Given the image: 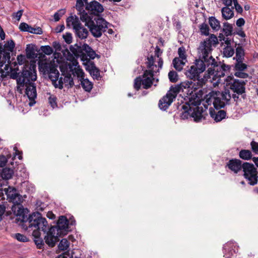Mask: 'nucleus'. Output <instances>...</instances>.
Returning a JSON list of instances; mask_svg holds the SVG:
<instances>
[{"instance_id": "1", "label": "nucleus", "mask_w": 258, "mask_h": 258, "mask_svg": "<svg viewBox=\"0 0 258 258\" xmlns=\"http://www.w3.org/2000/svg\"><path fill=\"white\" fill-rule=\"evenodd\" d=\"M212 48L202 42L198 48L199 58L207 64L209 74H214L213 78V85L215 87L222 82V78L225 76V70L222 66H219L211 55Z\"/></svg>"}, {"instance_id": "2", "label": "nucleus", "mask_w": 258, "mask_h": 258, "mask_svg": "<svg viewBox=\"0 0 258 258\" xmlns=\"http://www.w3.org/2000/svg\"><path fill=\"white\" fill-rule=\"evenodd\" d=\"M158 62V66L154 64V60L152 57L147 58L146 63L148 70L144 72L142 77L140 76L135 80L134 88L136 90H139L142 85L145 89H148L151 87L155 81L154 73L158 72L162 67V61L159 60Z\"/></svg>"}, {"instance_id": "3", "label": "nucleus", "mask_w": 258, "mask_h": 258, "mask_svg": "<svg viewBox=\"0 0 258 258\" xmlns=\"http://www.w3.org/2000/svg\"><path fill=\"white\" fill-rule=\"evenodd\" d=\"M81 20L85 23L91 34L96 38L100 37L106 31L109 23L102 18L89 14L84 11L80 15Z\"/></svg>"}, {"instance_id": "4", "label": "nucleus", "mask_w": 258, "mask_h": 258, "mask_svg": "<svg viewBox=\"0 0 258 258\" xmlns=\"http://www.w3.org/2000/svg\"><path fill=\"white\" fill-rule=\"evenodd\" d=\"M206 68H207V64L203 60L196 59L189 67L187 68L185 75L187 78L194 81L203 80L206 82L208 79L211 78V76L213 78L214 75V74H209L207 70L203 77H202L201 75L206 71ZM212 81L213 83L215 82V81H213V79Z\"/></svg>"}, {"instance_id": "5", "label": "nucleus", "mask_w": 258, "mask_h": 258, "mask_svg": "<svg viewBox=\"0 0 258 258\" xmlns=\"http://www.w3.org/2000/svg\"><path fill=\"white\" fill-rule=\"evenodd\" d=\"M27 229L32 231L34 237H38L41 235V231L44 233L49 230L50 228L45 218L41 216L39 212H34L30 215L27 219Z\"/></svg>"}, {"instance_id": "6", "label": "nucleus", "mask_w": 258, "mask_h": 258, "mask_svg": "<svg viewBox=\"0 0 258 258\" xmlns=\"http://www.w3.org/2000/svg\"><path fill=\"white\" fill-rule=\"evenodd\" d=\"M62 71L64 72H71L74 76H76L81 82V85L83 89L87 92H90L93 88V84L88 79H84L85 73L79 65L78 61L73 58L69 63L66 64L62 68Z\"/></svg>"}, {"instance_id": "7", "label": "nucleus", "mask_w": 258, "mask_h": 258, "mask_svg": "<svg viewBox=\"0 0 258 258\" xmlns=\"http://www.w3.org/2000/svg\"><path fill=\"white\" fill-rule=\"evenodd\" d=\"M205 84L203 80L196 81H187L182 83L184 92L189 96V103L194 106L200 105L201 99L198 97V93L201 91L200 89Z\"/></svg>"}, {"instance_id": "8", "label": "nucleus", "mask_w": 258, "mask_h": 258, "mask_svg": "<svg viewBox=\"0 0 258 258\" xmlns=\"http://www.w3.org/2000/svg\"><path fill=\"white\" fill-rule=\"evenodd\" d=\"M67 27L72 28L76 37L81 39L87 38L89 32L81 24L79 18L76 15L69 17L66 20Z\"/></svg>"}, {"instance_id": "9", "label": "nucleus", "mask_w": 258, "mask_h": 258, "mask_svg": "<svg viewBox=\"0 0 258 258\" xmlns=\"http://www.w3.org/2000/svg\"><path fill=\"white\" fill-rule=\"evenodd\" d=\"M36 79V66L32 64L26 65L18 78L17 83L21 85L32 83Z\"/></svg>"}, {"instance_id": "10", "label": "nucleus", "mask_w": 258, "mask_h": 258, "mask_svg": "<svg viewBox=\"0 0 258 258\" xmlns=\"http://www.w3.org/2000/svg\"><path fill=\"white\" fill-rule=\"evenodd\" d=\"M56 65L54 62H45L39 65L40 71L44 74H48L49 79L51 80L53 85L58 80L59 72L56 69Z\"/></svg>"}, {"instance_id": "11", "label": "nucleus", "mask_w": 258, "mask_h": 258, "mask_svg": "<svg viewBox=\"0 0 258 258\" xmlns=\"http://www.w3.org/2000/svg\"><path fill=\"white\" fill-rule=\"evenodd\" d=\"M242 169L244 177L248 180L249 183L254 185L257 182V172L252 164L245 162L242 164Z\"/></svg>"}, {"instance_id": "12", "label": "nucleus", "mask_w": 258, "mask_h": 258, "mask_svg": "<svg viewBox=\"0 0 258 258\" xmlns=\"http://www.w3.org/2000/svg\"><path fill=\"white\" fill-rule=\"evenodd\" d=\"M231 95L228 90L222 93L218 92L211 96L213 99V104L216 109L224 107L231 99Z\"/></svg>"}, {"instance_id": "13", "label": "nucleus", "mask_w": 258, "mask_h": 258, "mask_svg": "<svg viewBox=\"0 0 258 258\" xmlns=\"http://www.w3.org/2000/svg\"><path fill=\"white\" fill-rule=\"evenodd\" d=\"M224 81L226 82V85H229L230 89L236 94L241 95L245 92V83L244 81L234 79L231 76H227Z\"/></svg>"}, {"instance_id": "14", "label": "nucleus", "mask_w": 258, "mask_h": 258, "mask_svg": "<svg viewBox=\"0 0 258 258\" xmlns=\"http://www.w3.org/2000/svg\"><path fill=\"white\" fill-rule=\"evenodd\" d=\"M69 62H66L60 67V71L62 72V75H63L64 77H60L58 81L54 83V86L55 88L62 89L63 87V85L67 87L68 88L71 87L73 86L74 81L71 76V74H70L71 73H72V72L69 71H64V72H62L61 69L63 66H64L67 63H69Z\"/></svg>"}, {"instance_id": "15", "label": "nucleus", "mask_w": 258, "mask_h": 258, "mask_svg": "<svg viewBox=\"0 0 258 258\" xmlns=\"http://www.w3.org/2000/svg\"><path fill=\"white\" fill-rule=\"evenodd\" d=\"M4 191L9 202L14 204H21L23 202V198L18 193L15 188L9 186L8 188H4Z\"/></svg>"}, {"instance_id": "16", "label": "nucleus", "mask_w": 258, "mask_h": 258, "mask_svg": "<svg viewBox=\"0 0 258 258\" xmlns=\"http://www.w3.org/2000/svg\"><path fill=\"white\" fill-rule=\"evenodd\" d=\"M69 221L65 216H60L58 220L56 226L51 227V232L64 235L68 229Z\"/></svg>"}, {"instance_id": "17", "label": "nucleus", "mask_w": 258, "mask_h": 258, "mask_svg": "<svg viewBox=\"0 0 258 258\" xmlns=\"http://www.w3.org/2000/svg\"><path fill=\"white\" fill-rule=\"evenodd\" d=\"M198 105L194 106L189 104V110L191 113V117L195 121H200L203 118H205V115L207 114L206 110L202 106H199Z\"/></svg>"}, {"instance_id": "18", "label": "nucleus", "mask_w": 258, "mask_h": 258, "mask_svg": "<svg viewBox=\"0 0 258 258\" xmlns=\"http://www.w3.org/2000/svg\"><path fill=\"white\" fill-rule=\"evenodd\" d=\"M0 74L2 78H4L8 76L13 79H18L19 74L12 68L10 67V61L4 64L3 67H0Z\"/></svg>"}, {"instance_id": "19", "label": "nucleus", "mask_w": 258, "mask_h": 258, "mask_svg": "<svg viewBox=\"0 0 258 258\" xmlns=\"http://www.w3.org/2000/svg\"><path fill=\"white\" fill-rule=\"evenodd\" d=\"M14 205L12 207V210L15 215L17 217L18 220L23 222H28V218L26 215V210L24 209L21 204H14Z\"/></svg>"}, {"instance_id": "20", "label": "nucleus", "mask_w": 258, "mask_h": 258, "mask_svg": "<svg viewBox=\"0 0 258 258\" xmlns=\"http://www.w3.org/2000/svg\"><path fill=\"white\" fill-rule=\"evenodd\" d=\"M25 85L26 87L25 92L26 94L31 101L29 103V105L30 106H32L35 103L34 100L37 96L36 86L34 83L25 84Z\"/></svg>"}, {"instance_id": "21", "label": "nucleus", "mask_w": 258, "mask_h": 258, "mask_svg": "<svg viewBox=\"0 0 258 258\" xmlns=\"http://www.w3.org/2000/svg\"><path fill=\"white\" fill-rule=\"evenodd\" d=\"M86 10L91 14L98 15L103 11L104 8L99 2L94 1L86 4Z\"/></svg>"}, {"instance_id": "22", "label": "nucleus", "mask_w": 258, "mask_h": 258, "mask_svg": "<svg viewBox=\"0 0 258 258\" xmlns=\"http://www.w3.org/2000/svg\"><path fill=\"white\" fill-rule=\"evenodd\" d=\"M61 236L59 233L51 232V228L45 236L44 239L46 243L50 247H53L56 242L58 241V237Z\"/></svg>"}, {"instance_id": "23", "label": "nucleus", "mask_w": 258, "mask_h": 258, "mask_svg": "<svg viewBox=\"0 0 258 258\" xmlns=\"http://www.w3.org/2000/svg\"><path fill=\"white\" fill-rule=\"evenodd\" d=\"M227 166L232 171L235 173H238L242 168L241 161L239 159H231L229 161Z\"/></svg>"}, {"instance_id": "24", "label": "nucleus", "mask_w": 258, "mask_h": 258, "mask_svg": "<svg viewBox=\"0 0 258 258\" xmlns=\"http://www.w3.org/2000/svg\"><path fill=\"white\" fill-rule=\"evenodd\" d=\"M170 93H167L165 96L160 100L159 107L161 109L165 110L173 102L174 99L170 96Z\"/></svg>"}, {"instance_id": "25", "label": "nucleus", "mask_w": 258, "mask_h": 258, "mask_svg": "<svg viewBox=\"0 0 258 258\" xmlns=\"http://www.w3.org/2000/svg\"><path fill=\"white\" fill-rule=\"evenodd\" d=\"M228 7H224L221 10L222 17L225 20L230 19L234 16V13L232 10L234 7H232L231 9Z\"/></svg>"}, {"instance_id": "26", "label": "nucleus", "mask_w": 258, "mask_h": 258, "mask_svg": "<svg viewBox=\"0 0 258 258\" xmlns=\"http://www.w3.org/2000/svg\"><path fill=\"white\" fill-rule=\"evenodd\" d=\"M211 117L216 121H220L226 116V112L224 110H220L217 112H210Z\"/></svg>"}, {"instance_id": "27", "label": "nucleus", "mask_w": 258, "mask_h": 258, "mask_svg": "<svg viewBox=\"0 0 258 258\" xmlns=\"http://www.w3.org/2000/svg\"><path fill=\"white\" fill-rule=\"evenodd\" d=\"M186 61L180 58L175 57L173 59L172 63L176 70L181 71Z\"/></svg>"}, {"instance_id": "28", "label": "nucleus", "mask_w": 258, "mask_h": 258, "mask_svg": "<svg viewBox=\"0 0 258 258\" xmlns=\"http://www.w3.org/2000/svg\"><path fill=\"white\" fill-rule=\"evenodd\" d=\"M181 89L184 92V89L182 86V83L179 85H176L174 87H171L167 93H170V96L174 99Z\"/></svg>"}, {"instance_id": "29", "label": "nucleus", "mask_w": 258, "mask_h": 258, "mask_svg": "<svg viewBox=\"0 0 258 258\" xmlns=\"http://www.w3.org/2000/svg\"><path fill=\"white\" fill-rule=\"evenodd\" d=\"M239 156L240 158L249 160L252 158V154L251 152L248 150H242L239 152Z\"/></svg>"}, {"instance_id": "30", "label": "nucleus", "mask_w": 258, "mask_h": 258, "mask_svg": "<svg viewBox=\"0 0 258 258\" xmlns=\"http://www.w3.org/2000/svg\"><path fill=\"white\" fill-rule=\"evenodd\" d=\"M14 174L13 170L10 168H5L1 173V176L5 179H9L12 178Z\"/></svg>"}, {"instance_id": "31", "label": "nucleus", "mask_w": 258, "mask_h": 258, "mask_svg": "<svg viewBox=\"0 0 258 258\" xmlns=\"http://www.w3.org/2000/svg\"><path fill=\"white\" fill-rule=\"evenodd\" d=\"M244 56V50L241 46H238L236 49V55L234 57L236 61L243 60Z\"/></svg>"}, {"instance_id": "32", "label": "nucleus", "mask_w": 258, "mask_h": 258, "mask_svg": "<svg viewBox=\"0 0 258 258\" xmlns=\"http://www.w3.org/2000/svg\"><path fill=\"white\" fill-rule=\"evenodd\" d=\"M26 56L28 58H33L36 56V53L33 45L29 44L26 49Z\"/></svg>"}, {"instance_id": "33", "label": "nucleus", "mask_w": 258, "mask_h": 258, "mask_svg": "<svg viewBox=\"0 0 258 258\" xmlns=\"http://www.w3.org/2000/svg\"><path fill=\"white\" fill-rule=\"evenodd\" d=\"M233 246L235 248V246L234 245V243L231 242H228L224 245L223 248L225 252H228L227 253H225L224 256L226 257H230V255H233L232 250L230 249L232 248Z\"/></svg>"}, {"instance_id": "34", "label": "nucleus", "mask_w": 258, "mask_h": 258, "mask_svg": "<svg viewBox=\"0 0 258 258\" xmlns=\"http://www.w3.org/2000/svg\"><path fill=\"white\" fill-rule=\"evenodd\" d=\"M209 24L213 29L218 31L220 28V22L215 17H212L209 18Z\"/></svg>"}, {"instance_id": "35", "label": "nucleus", "mask_w": 258, "mask_h": 258, "mask_svg": "<svg viewBox=\"0 0 258 258\" xmlns=\"http://www.w3.org/2000/svg\"><path fill=\"white\" fill-rule=\"evenodd\" d=\"M162 53V51H161V50L158 47H156L155 50V55L154 56H153L152 55H151L150 56H149L148 57H152V59L154 60V64H157V66H158L159 61L161 60L163 62V60L162 58L160 57L161 54Z\"/></svg>"}, {"instance_id": "36", "label": "nucleus", "mask_w": 258, "mask_h": 258, "mask_svg": "<svg viewBox=\"0 0 258 258\" xmlns=\"http://www.w3.org/2000/svg\"><path fill=\"white\" fill-rule=\"evenodd\" d=\"M203 42L207 44V45L208 44H209L210 47H212V46L213 45H216L218 43V39L217 37L215 35L212 34L210 35L209 38L204 41Z\"/></svg>"}, {"instance_id": "37", "label": "nucleus", "mask_w": 258, "mask_h": 258, "mask_svg": "<svg viewBox=\"0 0 258 258\" xmlns=\"http://www.w3.org/2000/svg\"><path fill=\"white\" fill-rule=\"evenodd\" d=\"M233 30L232 25L228 23H224L223 25V32L228 36L231 35Z\"/></svg>"}, {"instance_id": "38", "label": "nucleus", "mask_w": 258, "mask_h": 258, "mask_svg": "<svg viewBox=\"0 0 258 258\" xmlns=\"http://www.w3.org/2000/svg\"><path fill=\"white\" fill-rule=\"evenodd\" d=\"M247 68V65L243 63V60L236 61L235 64V71H243Z\"/></svg>"}, {"instance_id": "39", "label": "nucleus", "mask_w": 258, "mask_h": 258, "mask_svg": "<svg viewBox=\"0 0 258 258\" xmlns=\"http://www.w3.org/2000/svg\"><path fill=\"white\" fill-rule=\"evenodd\" d=\"M69 247V242L66 239H62L58 244V248L61 250H66Z\"/></svg>"}, {"instance_id": "40", "label": "nucleus", "mask_w": 258, "mask_h": 258, "mask_svg": "<svg viewBox=\"0 0 258 258\" xmlns=\"http://www.w3.org/2000/svg\"><path fill=\"white\" fill-rule=\"evenodd\" d=\"M56 97L53 95H50L48 97V103L52 108L57 107Z\"/></svg>"}, {"instance_id": "41", "label": "nucleus", "mask_w": 258, "mask_h": 258, "mask_svg": "<svg viewBox=\"0 0 258 258\" xmlns=\"http://www.w3.org/2000/svg\"><path fill=\"white\" fill-rule=\"evenodd\" d=\"M178 54L179 55L178 58H180V59L187 61L185 50L184 47H180L178 48Z\"/></svg>"}, {"instance_id": "42", "label": "nucleus", "mask_w": 258, "mask_h": 258, "mask_svg": "<svg viewBox=\"0 0 258 258\" xmlns=\"http://www.w3.org/2000/svg\"><path fill=\"white\" fill-rule=\"evenodd\" d=\"M41 51L46 55H50L53 52V49L49 45L42 46L41 47Z\"/></svg>"}, {"instance_id": "43", "label": "nucleus", "mask_w": 258, "mask_h": 258, "mask_svg": "<svg viewBox=\"0 0 258 258\" xmlns=\"http://www.w3.org/2000/svg\"><path fill=\"white\" fill-rule=\"evenodd\" d=\"M169 80L171 82H176L178 80V75L174 71H170L168 73Z\"/></svg>"}, {"instance_id": "44", "label": "nucleus", "mask_w": 258, "mask_h": 258, "mask_svg": "<svg viewBox=\"0 0 258 258\" xmlns=\"http://www.w3.org/2000/svg\"><path fill=\"white\" fill-rule=\"evenodd\" d=\"M223 53L227 57L232 56L234 54V50L230 47H227L224 49Z\"/></svg>"}, {"instance_id": "45", "label": "nucleus", "mask_w": 258, "mask_h": 258, "mask_svg": "<svg viewBox=\"0 0 258 258\" xmlns=\"http://www.w3.org/2000/svg\"><path fill=\"white\" fill-rule=\"evenodd\" d=\"M28 32L33 34H41L42 33V30L41 28H33L30 26L28 29Z\"/></svg>"}, {"instance_id": "46", "label": "nucleus", "mask_w": 258, "mask_h": 258, "mask_svg": "<svg viewBox=\"0 0 258 258\" xmlns=\"http://www.w3.org/2000/svg\"><path fill=\"white\" fill-rule=\"evenodd\" d=\"M200 31L202 34H204L205 35H209V27L207 25H206L205 24H203L201 25V28H200Z\"/></svg>"}, {"instance_id": "47", "label": "nucleus", "mask_w": 258, "mask_h": 258, "mask_svg": "<svg viewBox=\"0 0 258 258\" xmlns=\"http://www.w3.org/2000/svg\"><path fill=\"white\" fill-rule=\"evenodd\" d=\"M15 237L18 241L21 242H26L28 241V238L24 235L20 233H17L15 235Z\"/></svg>"}, {"instance_id": "48", "label": "nucleus", "mask_w": 258, "mask_h": 258, "mask_svg": "<svg viewBox=\"0 0 258 258\" xmlns=\"http://www.w3.org/2000/svg\"><path fill=\"white\" fill-rule=\"evenodd\" d=\"M234 75L237 77L243 79L246 78L248 76L247 73H244L243 71H235Z\"/></svg>"}, {"instance_id": "49", "label": "nucleus", "mask_w": 258, "mask_h": 258, "mask_svg": "<svg viewBox=\"0 0 258 258\" xmlns=\"http://www.w3.org/2000/svg\"><path fill=\"white\" fill-rule=\"evenodd\" d=\"M63 38L66 43L70 44L72 42V36L71 33H67L63 35Z\"/></svg>"}, {"instance_id": "50", "label": "nucleus", "mask_w": 258, "mask_h": 258, "mask_svg": "<svg viewBox=\"0 0 258 258\" xmlns=\"http://www.w3.org/2000/svg\"><path fill=\"white\" fill-rule=\"evenodd\" d=\"M250 146L253 152L258 154V143L253 141L251 142Z\"/></svg>"}, {"instance_id": "51", "label": "nucleus", "mask_w": 258, "mask_h": 258, "mask_svg": "<svg viewBox=\"0 0 258 258\" xmlns=\"http://www.w3.org/2000/svg\"><path fill=\"white\" fill-rule=\"evenodd\" d=\"M40 236H39L38 237H34L35 243L39 248H40L43 244V241L41 238H40Z\"/></svg>"}, {"instance_id": "52", "label": "nucleus", "mask_w": 258, "mask_h": 258, "mask_svg": "<svg viewBox=\"0 0 258 258\" xmlns=\"http://www.w3.org/2000/svg\"><path fill=\"white\" fill-rule=\"evenodd\" d=\"M30 26L25 23H21L20 24L19 28L21 31L28 32Z\"/></svg>"}, {"instance_id": "53", "label": "nucleus", "mask_w": 258, "mask_h": 258, "mask_svg": "<svg viewBox=\"0 0 258 258\" xmlns=\"http://www.w3.org/2000/svg\"><path fill=\"white\" fill-rule=\"evenodd\" d=\"M8 161V158L4 155H0V167L4 166Z\"/></svg>"}, {"instance_id": "54", "label": "nucleus", "mask_w": 258, "mask_h": 258, "mask_svg": "<svg viewBox=\"0 0 258 258\" xmlns=\"http://www.w3.org/2000/svg\"><path fill=\"white\" fill-rule=\"evenodd\" d=\"M90 74L96 78L99 76V72L95 67H92V69L90 70Z\"/></svg>"}, {"instance_id": "55", "label": "nucleus", "mask_w": 258, "mask_h": 258, "mask_svg": "<svg viewBox=\"0 0 258 258\" xmlns=\"http://www.w3.org/2000/svg\"><path fill=\"white\" fill-rule=\"evenodd\" d=\"M234 8L235 9L236 11L239 13H241L242 12V7L238 4L237 2V0L236 1H234Z\"/></svg>"}, {"instance_id": "56", "label": "nucleus", "mask_w": 258, "mask_h": 258, "mask_svg": "<svg viewBox=\"0 0 258 258\" xmlns=\"http://www.w3.org/2000/svg\"><path fill=\"white\" fill-rule=\"evenodd\" d=\"M182 119H187L189 117H191V113L189 109L187 111H185L183 112L181 115Z\"/></svg>"}, {"instance_id": "57", "label": "nucleus", "mask_w": 258, "mask_h": 258, "mask_svg": "<svg viewBox=\"0 0 258 258\" xmlns=\"http://www.w3.org/2000/svg\"><path fill=\"white\" fill-rule=\"evenodd\" d=\"M52 46L55 49V51H60L61 48L60 43L56 41H54L52 43Z\"/></svg>"}, {"instance_id": "58", "label": "nucleus", "mask_w": 258, "mask_h": 258, "mask_svg": "<svg viewBox=\"0 0 258 258\" xmlns=\"http://www.w3.org/2000/svg\"><path fill=\"white\" fill-rule=\"evenodd\" d=\"M25 60V56L23 55H19L17 56V61L19 64H22Z\"/></svg>"}, {"instance_id": "59", "label": "nucleus", "mask_w": 258, "mask_h": 258, "mask_svg": "<svg viewBox=\"0 0 258 258\" xmlns=\"http://www.w3.org/2000/svg\"><path fill=\"white\" fill-rule=\"evenodd\" d=\"M72 256L69 252H66L63 253L59 255L57 258H72Z\"/></svg>"}, {"instance_id": "60", "label": "nucleus", "mask_w": 258, "mask_h": 258, "mask_svg": "<svg viewBox=\"0 0 258 258\" xmlns=\"http://www.w3.org/2000/svg\"><path fill=\"white\" fill-rule=\"evenodd\" d=\"M236 24L238 27H241L244 25L245 20L244 19L240 18L236 21Z\"/></svg>"}, {"instance_id": "61", "label": "nucleus", "mask_w": 258, "mask_h": 258, "mask_svg": "<svg viewBox=\"0 0 258 258\" xmlns=\"http://www.w3.org/2000/svg\"><path fill=\"white\" fill-rule=\"evenodd\" d=\"M91 48L87 44H84L82 47V50L84 51L86 53L91 51Z\"/></svg>"}, {"instance_id": "62", "label": "nucleus", "mask_w": 258, "mask_h": 258, "mask_svg": "<svg viewBox=\"0 0 258 258\" xmlns=\"http://www.w3.org/2000/svg\"><path fill=\"white\" fill-rule=\"evenodd\" d=\"M88 56H89L90 58L94 59L95 58L96 54L95 52L91 49V51H89L86 53Z\"/></svg>"}, {"instance_id": "63", "label": "nucleus", "mask_w": 258, "mask_h": 258, "mask_svg": "<svg viewBox=\"0 0 258 258\" xmlns=\"http://www.w3.org/2000/svg\"><path fill=\"white\" fill-rule=\"evenodd\" d=\"M84 3H85L83 0H77L76 3V8L80 9L82 8L84 6Z\"/></svg>"}, {"instance_id": "64", "label": "nucleus", "mask_w": 258, "mask_h": 258, "mask_svg": "<svg viewBox=\"0 0 258 258\" xmlns=\"http://www.w3.org/2000/svg\"><path fill=\"white\" fill-rule=\"evenodd\" d=\"M23 14V10H20L15 14L14 17L17 18L18 21H19Z\"/></svg>"}]
</instances>
